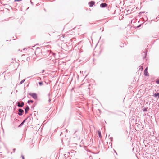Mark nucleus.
<instances>
[{"mask_svg": "<svg viewBox=\"0 0 159 159\" xmlns=\"http://www.w3.org/2000/svg\"><path fill=\"white\" fill-rule=\"evenodd\" d=\"M19 113L18 115L21 116L22 115V113L24 112V111L21 109H19L18 110Z\"/></svg>", "mask_w": 159, "mask_h": 159, "instance_id": "f03ea898", "label": "nucleus"}, {"mask_svg": "<svg viewBox=\"0 0 159 159\" xmlns=\"http://www.w3.org/2000/svg\"><path fill=\"white\" fill-rule=\"evenodd\" d=\"M89 4L90 7H92L94 5V2H89Z\"/></svg>", "mask_w": 159, "mask_h": 159, "instance_id": "0eeeda50", "label": "nucleus"}, {"mask_svg": "<svg viewBox=\"0 0 159 159\" xmlns=\"http://www.w3.org/2000/svg\"><path fill=\"white\" fill-rule=\"evenodd\" d=\"M39 84L40 85H41L43 84V83L42 82H39Z\"/></svg>", "mask_w": 159, "mask_h": 159, "instance_id": "4468645a", "label": "nucleus"}, {"mask_svg": "<svg viewBox=\"0 0 159 159\" xmlns=\"http://www.w3.org/2000/svg\"><path fill=\"white\" fill-rule=\"evenodd\" d=\"M98 134L99 137L100 138H101L102 136H101V133L100 131H98Z\"/></svg>", "mask_w": 159, "mask_h": 159, "instance_id": "9d476101", "label": "nucleus"}, {"mask_svg": "<svg viewBox=\"0 0 159 159\" xmlns=\"http://www.w3.org/2000/svg\"><path fill=\"white\" fill-rule=\"evenodd\" d=\"M70 152H68V153H69V154H70Z\"/></svg>", "mask_w": 159, "mask_h": 159, "instance_id": "6ab92c4d", "label": "nucleus"}, {"mask_svg": "<svg viewBox=\"0 0 159 159\" xmlns=\"http://www.w3.org/2000/svg\"><path fill=\"white\" fill-rule=\"evenodd\" d=\"M25 80V79L21 81H20L19 83L20 84H22Z\"/></svg>", "mask_w": 159, "mask_h": 159, "instance_id": "9b49d317", "label": "nucleus"}, {"mask_svg": "<svg viewBox=\"0 0 159 159\" xmlns=\"http://www.w3.org/2000/svg\"><path fill=\"white\" fill-rule=\"evenodd\" d=\"M147 69H148V68L147 67L145 69V70L144 71V75L145 76L148 75H147V73H148Z\"/></svg>", "mask_w": 159, "mask_h": 159, "instance_id": "39448f33", "label": "nucleus"}, {"mask_svg": "<svg viewBox=\"0 0 159 159\" xmlns=\"http://www.w3.org/2000/svg\"><path fill=\"white\" fill-rule=\"evenodd\" d=\"M29 95L31 96L34 99H36L37 98V95L35 93H30Z\"/></svg>", "mask_w": 159, "mask_h": 159, "instance_id": "f257e3e1", "label": "nucleus"}, {"mask_svg": "<svg viewBox=\"0 0 159 159\" xmlns=\"http://www.w3.org/2000/svg\"><path fill=\"white\" fill-rule=\"evenodd\" d=\"M29 110V107L28 106H27L26 108L25 109V113L26 114L27 113V111Z\"/></svg>", "mask_w": 159, "mask_h": 159, "instance_id": "423d86ee", "label": "nucleus"}, {"mask_svg": "<svg viewBox=\"0 0 159 159\" xmlns=\"http://www.w3.org/2000/svg\"><path fill=\"white\" fill-rule=\"evenodd\" d=\"M28 117H27V118L24 120L21 123L20 125L19 126H21L24 123L25 121L27 120V119L28 118Z\"/></svg>", "mask_w": 159, "mask_h": 159, "instance_id": "6e6552de", "label": "nucleus"}, {"mask_svg": "<svg viewBox=\"0 0 159 159\" xmlns=\"http://www.w3.org/2000/svg\"><path fill=\"white\" fill-rule=\"evenodd\" d=\"M33 102V101L32 100H28V103H29L30 102H31V103H32Z\"/></svg>", "mask_w": 159, "mask_h": 159, "instance_id": "f8f14e48", "label": "nucleus"}, {"mask_svg": "<svg viewBox=\"0 0 159 159\" xmlns=\"http://www.w3.org/2000/svg\"><path fill=\"white\" fill-rule=\"evenodd\" d=\"M24 105V103L23 102H22L21 103H20L18 102L17 103V106L19 107H23Z\"/></svg>", "mask_w": 159, "mask_h": 159, "instance_id": "7ed1b4c3", "label": "nucleus"}, {"mask_svg": "<svg viewBox=\"0 0 159 159\" xmlns=\"http://www.w3.org/2000/svg\"><path fill=\"white\" fill-rule=\"evenodd\" d=\"M143 54H144V55H145L144 58H145V57L146 56V55L147 54L146 52H143Z\"/></svg>", "mask_w": 159, "mask_h": 159, "instance_id": "ddd939ff", "label": "nucleus"}, {"mask_svg": "<svg viewBox=\"0 0 159 159\" xmlns=\"http://www.w3.org/2000/svg\"><path fill=\"white\" fill-rule=\"evenodd\" d=\"M156 82L157 84H159V79L156 81Z\"/></svg>", "mask_w": 159, "mask_h": 159, "instance_id": "dca6fc26", "label": "nucleus"}, {"mask_svg": "<svg viewBox=\"0 0 159 159\" xmlns=\"http://www.w3.org/2000/svg\"><path fill=\"white\" fill-rule=\"evenodd\" d=\"M50 101H51V100L50 99H49V102H50Z\"/></svg>", "mask_w": 159, "mask_h": 159, "instance_id": "a211bd4d", "label": "nucleus"}, {"mask_svg": "<svg viewBox=\"0 0 159 159\" xmlns=\"http://www.w3.org/2000/svg\"><path fill=\"white\" fill-rule=\"evenodd\" d=\"M100 7L102 8L104 7L107 6L106 3H102L100 4Z\"/></svg>", "mask_w": 159, "mask_h": 159, "instance_id": "20e7f679", "label": "nucleus"}, {"mask_svg": "<svg viewBox=\"0 0 159 159\" xmlns=\"http://www.w3.org/2000/svg\"><path fill=\"white\" fill-rule=\"evenodd\" d=\"M147 108H144V109H143V111H147Z\"/></svg>", "mask_w": 159, "mask_h": 159, "instance_id": "2eb2a0df", "label": "nucleus"}, {"mask_svg": "<svg viewBox=\"0 0 159 159\" xmlns=\"http://www.w3.org/2000/svg\"><path fill=\"white\" fill-rule=\"evenodd\" d=\"M154 96L155 97H158V98H159V93L154 94Z\"/></svg>", "mask_w": 159, "mask_h": 159, "instance_id": "1a4fd4ad", "label": "nucleus"}, {"mask_svg": "<svg viewBox=\"0 0 159 159\" xmlns=\"http://www.w3.org/2000/svg\"><path fill=\"white\" fill-rule=\"evenodd\" d=\"M15 150V149H13L14 150Z\"/></svg>", "mask_w": 159, "mask_h": 159, "instance_id": "aec40b11", "label": "nucleus"}, {"mask_svg": "<svg viewBox=\"0 0 159 159\" xmlns=\"http://www.w3.org/2000/svg\"><path fill=\"white\" fill-rule=\"evenodd\" d=\"M22 159H24V156L22 155Z\"/></svg>", "mask_w": 159, "mask_h": 159, "instance_id": "f3484780", "label": "nucleus"}]
</instances>
